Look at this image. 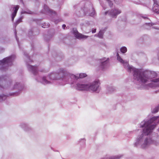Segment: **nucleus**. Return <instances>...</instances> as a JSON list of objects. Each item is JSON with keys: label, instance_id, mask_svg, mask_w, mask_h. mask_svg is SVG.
<instances>
[{"label": "nucleus", "instance_id": "obj_1", "mask_svg": "<svg viewBox=\"0 0 159 159\" xmlns=\"http://www.w3.org/2000/svg\"><path fill=\"white\" fill-rule=\"evenodd\" d=\"M128 71H133L134 79L142 83H148V85L151 88L159 87V78H157V74L155 72L141 69H136L132 66L127 65Z\"/></svg>", "mask_w": 159, "mask_h": 159}, {"label": "nucleus", "instance_id": "obj_2", "mask_svg": "<svg viewBox=\"0 0 159 159\" xmlns=\"http://www.w3.org/2000/svg\"><path fill=\"white\" fill-rule=\"evenodd\" d=\"M157 117H154L147 122L145 121H143L140 123V126L141 127H145L143 130V133L145 135H148L149 134L152 132V130L154 128V126L151 123L153 121L157 119Z\"/></svg>", "mask_w": 159, "mask_h": 159}, {"label": "nucleus", "instance_id": "obj_3", "mask_svg": "<svg viewBox=\"0 0 159 159\" xmlns=\"http://www.w3.org/2000/svg\"><path fill=\"white\" fill-rule=\"evenodd\" d=\"M152 143L150 139L144 136L142 134L139 135L136 138L134 144L136 146H141L143 148L148 146Z\"/></svg>", "mask_w": 159, "mask_h": 159}, {"label": "nucleus", "instance_id": "obj_4", "mask_svg": "<svg viewBox=\"0 0 159 159\" xmlns=\"http://www.w3.org/2000/svg\"><path fill=\"white\" fill-rule=\"evenodd\" d=\"M100 83L99 80H95L90 84H88L89 91L96 92L98 91Z\"/></svg>", "mask_w": 159, "mask_h": 159}, {"label": "nucleus", "instance_id": "obj_5", "mask_svg": "<svg viewBox=\"0 0 159 159\" xmlns=\"http://www.w3.org/2000/svg\"><path fill=\"white\" fill-rule=\"evenodd\" d=\"M121 10L118 8H114L111 10L108 11H106L105 15L108 14L111 17L116 18L118 15L121 13Z\"/></svg>", "mask_w": 159, "mask_h": 159}, {"label": "nucleus", "instance_id": "obj_6", "mask_svg": "<svg viewBox=\"0 0 159 159\" xmlns=\"http://www.w3.org/2000/svg\"><path fill=\"white\" fill-rule=\"evenodd\" d=\"M64 73L63 72L58 73H51L48 75L49 79L52 80H58L63 77Z\"/></svg>", "mask_w": 159, "mask_h": 159}, {"label": "nucleus", "instance_id": "obj_7", "mask_svg": "<svg viewBox=\"0 0 159 159\" xmlns=\"http://www.w3.org/2000/svg\"><path fill=\"white\" fill-rule=\"evenodd\" d=\"M73 33L75 37L79 39H86L89 37L88 36L79 33L76 29L73 30Z\"/></svg>", "mask_w": 159, "mask_h": 159}, {"label": "nucleus", "instance_id": "obj_8", "mask_svg": "<svg viewBox=\"0 0 159 159\" xmlns=\"http://www.w3.org/2000/svg\"><path fill=\"white\" fill-rule=\"evenodd\" d=\"M88 84H77L75 86L76 89L80 90L89 91Z\"/></svg>", "mask_w": 159, "mask_h": 159}, {"label": "nucleus", "instance_id": "obj_9", "mask_svg": "<svg viewBox=\"0 0 159 159\" xmlns=\"http://www.w3.org/2000/svg\"><path fill=\"white\" fill-rule=\"evenodd\" d=\"M153 9L155 12L159 13V6L157 4L153 5Z\"/></svg>", "mask_w": 159, "mask_h": 159}, {"label": "nucleus", "instance_id": "obj_10", "mask_svg": "<svg viewBox=\"0 0 159 159\" xmlns=\"http://www.w3.org/2000/svg\"><path fill=\"white\" fill-rule=\"evenodd\" d=\"M19 8V6H16L15 7V10L14 11V12L12 14V19L13 20L14 19V18L15 16L16 13L17 12V11Z\"/></svg>", "mask_w": 159, "mask_h": 159}, {"label": "nucleus", "instance_id": "obj_11", "mask_svg": "<svg viewBox=\"0 0 159 159\" xmlns=\"http://www.w3.org/2000/svg\"><path fill=\"white\" fill-rule=\"evenodd\" d=\"M29 69L32 70L33 72H35L37 70V67L32 66H29L28 67Z\"/></svg>", "mask_w": 159, "mask_h": 159}, {"label": "nucleus", "instance_id": "obj_12", "mask_svg": "<svg viewBox=\"0 0 159 159\" xmlns=\"http://www.w3.org/2000/svg\"><path fill=\"white\" fill-rule=\"evenodd\" d=\"M117 60L119 62L122 63H125V61L119 56L118 53H117Z\"/></svg>", "mask_w": 159, "mask_h": 159}, {"label": "nucleus", "instance_id": "obj_13", "mask_svg": "<svg viewBox=\"0 0 159 159\" xmlns=\"http://www.w3.org/2000/svg\"><path fill=\"white\" fill-rule=\"evenodd\" d=\"M11 61L10 57H7L4 59L2 61H0V62L4 63L5 62H8L9 61Z\"/></svg>", "mask_w": 159, "mask_h": 159}, {"label": "nucleus", "instance_id": "obj_14", "mask_svg": "<svg viewBox=\"0 0 159 159\" xmlns=\"http://www.w3.org/2000/svg\"><path fill=\"white\" fill-rule=\"evenodd\" d=\"M121 52L122 53H125L127 51V48L125 47H122L120 49Z\"/></svg>", "mask_w": 159, "mask_h": 159}, {"label": "nucleus", "instance_id": "obj_15", "mask_svg": "<svg viewBox=\"0 0 159 159\" xmlns=\"http://www.w3.org/2000/svg\"><path fill=\"white\" fill-rule=\"evenodd\" d=\"M87 76V75L85 73H80V74H79L78 77L79 78H83L86 77Z\"/></svg>", "mask_w": 159, "mask_h": 159}, {"label": "nucleus", "instance_id": "obj_16", "mask_svg": "<svg viewBox=\"0 0 159 159\" xmlns=\"http://www.w3.org/2000/svg\"><path fill=\"white\" fill-rule=\"evenodd\" d=\"M105 58H103L101 59H100V62H101V64L102 65H103L104 64L106 63H107V61L108 60V59H107V60H105Z\"/></svg>", "mask_w": 159, "mask_h": 159}, {"label": "nucleus", "instance_id": "obj_17", "mask_svg": "<svg viewBox=\"0 0 159 159\" xmlns=\"http://www.w3.org/2000/svg\"><path fill=\"white\" fill-rule=\"evenodd\" d=\"M98 36L100 38H102L103 36V32L102 31H100L98 34Z\"/></svg>", "mask_w": 159, "mask_h": 159}, {"label": "nucleus", "instance_id": "obj_18", "mask_svg": "<svg viewBox=\"0 0 159 159\" xmlns=\"http://www.w3.org/2000/svg\"><path fill=\"white\" fill-rule=\"evenodd\" d=\"M70 76L72 78H75L76 79H79V77L78 75H76L74 74H71Z\"/></svg>", "mask_w": 159, "mask_h": 159}, {"label": "nucleus", "instance_id": "obj_19", "mask_svg": "<svg viewBox=\"0 0 159 159\" xmlns=\"http://www.w3.org/2000/svg\"><path fill=\"white\" fill-rule=\"evenodd\" d=\"M94 14H95L94 11L93 10L92 13H91L90 14V15L92 16H93L94 15Z\"/></svg>", "mask_w": 159, "mask_h": 159}, {"label": "nucleus", "instance_id": "obj_20", "mask_svg": "<svg viewBox=\"0 0 159 159\" xmlns=\"http://www.w3.org/2000/svg\"><path fill=\"white\" fill-rule=\"evenodd\" d=\"M96 32V29H94L92 30V32L93 33H95Z\"/></svg>", "mask_w": 159, "mask_h": 159}, {"label": "nucleus", "instance_id": "obj_21", "mask_svg": "<svg viewBox=\"0 0 159 159\" xmlns=\"http://www.w3.org/2000/svg\"><path fill=\"white\" fill-rule=\"evenodd\" d=\"M65 26H66V25H63V27H65Z\"/></svg>", "mask_w": 159, "mask_h": 159}]
</instances>
